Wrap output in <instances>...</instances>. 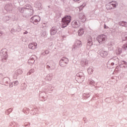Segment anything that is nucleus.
Here are the masks:
<instances>
[{
  "mask_svg": "<svg viewBox=\"0 0 127 127\" xmlns=\"http://www.w3.org/2000/svg\"><path fill=\"white\" fill-rule=\"evenodd\" d=\"M5 8L6 10H12V6L11 5H6Z\"/></svg>",
  "mask_w": 127,
  "mask_h": 127,
  "instance_id": "7",
  "label": "nucleus"
},
{
  "mask_svg": "<svg viewBox=\"0 0 127 127\" xmlns=\"http://www.w3.org/2000/svg\"><path fill=\"white\" fill-rule=\"evenodd\" d=\"M111 65H112V66H113V65H114V63H111Z\"/></svg>",
  "mask_w": 127,
  "mask_h": 127,
  "instance_id": "21",
  "label": "nucleus"
},
{
  "mask_svg": "<svg viewBox=\"0 0 127 127\" xmlns=\"http://www.w3.org/2000/svg\"><path fill=\"white\" fill-rule=\"evenodd\" d=\"M83 19H82V22H84V21H86V17H85V16H83Z\"/></svg>",
  "mask_w": 127,
  "mask_h": 127,
  "instance_id": "14",
  "label": "nucleus"
},
{
  "mask_svg": "<svg viewBox=\"0 0 127 127\" xmlns=\"http://www.w3.org/2000/svg\"><path fill=\"white\" fill-rule=\"evenodd\" d=\"M80 32H81V34H83L84 33V29H81Z\"/></svg>",
  "mask_w": 127,
  "mask_h": 127,
  "instance_id": "18",
  "label": "nucleus"
},
{
  "mask_svg": "<svg viewBox=\"0 0 127 127\" xmlns=\"http://www.w3.org/2000/svg\"><path fill=\"white\" fill-rule=\"evenodd\" d=\"M27 32H25L24 33V34H27Z\"/></svg>",
  "mask_w": 127,
  "mask_h": 127,
  "instance_id": "23",
  "label": "nucleus"
},
{
  "mask_svg": "<svg viewBox=\"0 0 127 127\" xmlns=\"http://www.w3.org/2000/svg\"><path fill=\"white\" fill-rule=\"evenodd\" d=\"M87 71L88 74H91V73H93V70L91 68H89Z\"/></svg>",
  "mask_w": 127,
  "mask_h": 127,
  "instance_id": "13",
  "label": "nucleus"
},
{
  "mask_svg": "<svg viewBox=\"0 0 127 127\" xmlns=\"http://www.w3.org/2000/svg\"><path fill=\"white\" fill-rule=\"evenodd\" d=\"M7 55L6 54L5 55V58H4V60H6V59H7Z\"/></svg>",
  "mask_w": 127,
  "mask_h": 127,
  "instance_id": "16",
  "label": "nucleus"
},
{
  "mask_svg": "<svg viewBox=\"0 0 127 127\" xmlns=\"http://www.w3.org/2000/svg\"><path fill=\"white\" fill-rule=\"evenodd\" d=\"M72 25L73 27H78V23L76 21H73L72 23Z\"/></svg>",
  "mask_w": 127,
  "mask_h": 127,
  "instance_id": "9",
  "label": "nucleus"
},
{
  "mask_svg": "<svg viewBox=\"0 0 127 127\" xmlns=\"http://www.w3.org/2000/svg\"><path fill=\"white\" fill-rule=\"evenodd\" d=\"M62 64H63V65H63V67H64V65L65 64H63V63H62Z\"/></svg>",
  "mask_w": 127,
  "mask_h": 127,
  "instance_id": "24",
  "label": "nucleus"
},
{
  "mask_svg": "<svg viewBox=\"0 0 127 127\" xmlns=\"http://www.w3.org/2000/svg\"><path fill=\"white\" fill-rule=\"evenodd\" d=\"M123 41L127 40V37L125 36V38H123Z\"/></svg>",
  "mask_w": 127,
  "mask_h": 127,
  "instance_id": "15",
  "label": "nucleus"
},
{
  "mask_svg": "<svg viewBox=\"0 0 127 127\" xmlns=\"http://www.w3.org/2000/svg\"><path fill=\"white\" fill-rule=\"evenodd\" d=\"M74 1H79V0H73Z\"/></svg>",
  "mask_w": 127,
  "mask_h": 127,
  "instance_id": "22",
  "label": "nucleus"
},
{
  "mask_svg": "<svg viewBox=\"0 0 127 127\" xmlns=\"http://www.w3.org/2000/svg\"><path fill=\"white\" fill-rule=\"evenodd\" d=\"M18 84V81H15L14 82V84L15 85H17Z\"/></svg>",
  "mask_w": 127,
  "mask_h": 127,
  "instance_id": "19",
  "label": "nucleus"
},
{
  "mask_svg": "<svg viewBox=\"0 0 127 127\" xmlns=\"http://www.w3.org/2000/svg\"><path fill=\"white\" fill-rule=\"evenodd\" d=\"M123 23H124V24H126V25H127V22H123Z\"/></svg>",
  "mask_w": 127,
  "mask_h": 127,
  "instance_id": "20",
  "label": "nucleus"
},
{
  "mask_svg": "<svg viewBox=\"0 0 127 127\" xmlns=\"http://www.w3.org/2000/svg\"><path fill=\"white\" fill-rule=\"evenodd\" d=\"M28 63H29V64H33V63H34V61L31 59L29 60Z\"/></svg>",
  "mask_w": 127,
  "mask_h": 127,
  "instance_id": "11",
  "label": "nucleus"
},
{
  "mask_svg": "<svg viewBox=\"0 0 127 127\" xmlns=\"http://www.w3.org/2000/svg\"><path fill=\"white\" fill-rule=\"evenodd\" d=\"M68 61V59L66 58H63L60 62V65L62 67H63L64 65L63 64H65V63H67V62ZM63 63V64H62Z\"/></svg>",
  "mask_w": 127,
  "mask_h": 127,
  "instance_id": "5",
  "label": "nucleus"
},
{
  "mask_svg": "<svg viewBox=\"0 0 127 127\" xmlns=\"http://www.w3.org/2000/svg\"><path fill=\"white\" fill-rule=\"evenodd\" d=\"M36 47H37V43H31L29 45V48H30V49H36Z\"/></svg>",
  "mask_w": 127,
  "mask_h": 127,
  "instance_id": "6",
  "label": "nucleus"
},
{
  "mask_svg": "<svg viewBox=\"0 0 127 127\" xmlns=\"http://www.w3.org/2000/svg\"><path fill=\"white\" fill-rule=\"evenodd\" d=\"M87 45H88V46H91V45H92V40L88 41L87 43Z\"/></svg>",
  "mask_w": 127,
  "mask_h": 127,
  "instance_id": "12",
  "label": "nucleus"
},
{
  "mask_svg": "<svg viewBox=\"0 0 127 127\" xmlns=\"http://www.w3.org/2000/svg\"><path fill=\"white\" fill-rule=\"evenodd\" d=\"M102 54L103 55L102 56H103V57H106V56H107V55H108V52H107L106 51H104V52H103Z\"/></svg>",
  "mask_w": 127,
  "mask_h": 127,
  "instance_id": "10",
  "label": "nucleus"
},
{
  "mask_svg": "<svg viewBox=\"0 0 127 127\" xmlns=\"http://www.w3.org/2000/svg\"><path fill=\"white\" fill-rule=\"evenodd\" d=\"M123 48H127V44L124 45Z\"/></svg>",
  "mask_w": 127,
  "mask_h": 127,
  "instance_id": "17",
  "label": "nucleus"
},
{
  "mask_svg": "<svg viewBox=\"0 0 127 127\" xmlns=\"http://www.w3.org/2000/svg\"><path fill=\"white\" fill-rule=\"evenodd\" d=\"M107 39V36L105 35H100L97 37V40L99 43L105 41Z\"/></svg>",
  "mask_w": 127,
  "mask_h": 127,
  "instance_id": "2",
  "label": "nucleus"
},
{
  "mask_svg": "<svg viewBox=\"0 0 127 127\" xmlns=\"http://www.w3.org/2000/svg\"><path fill=\"white\" fill-rule=\"evenodd\" d=\"M31 20H32V22L34 24H36L37 22H39L40 21V17L39 16H34L31 18Z\"/></svg>",
  "mask_w": 127,
  "mask_h": 127,
  "instance_id": "3",
  "label": "nucleus"
},
{
  "mask_svg": "<svg viewBox=\"0 0 127 127\" xmlns=\"http://www.w3.org/2000/svg\"><path fill=\"white\" fill-rule=\"evenodd\" d=\"M116 7V2H111L106 5L107 9H113Z\"/></svg>",
  "mask_w": 127,
  "mask_h": 127,
  "instance_id": "4",
  "label": "nucleus"
},
{
  "mask_svg": "<svg viewBox=\"0 0 127 127\" xmlns=\"http://www.w3.org/2000/svg\"><path fill=\"white\" fill-rule=\"evenodd\" d=\"M57 32V31H56V30H55L54 29H52L51 30V35H54L55 34H56Z\"/></svg>",
  "mask_w": 127,
  "mask_h": 127,
  "instance_id": "8",
  "label": "nucleus"
},
{
  "mask_svg": "<svg viewBox=\"0 0 127 127\" xmlns=\"http://www.w3.org/2000/svg\"><path fill=\"white\" fill-rule=\"evenodd\" d=\"M104 28H106V27H104Z\"/></svg>",
  "mask_w": 127,
  "mask_h": 127,
  "instance_id": "25",
  "label": "nucleus"
},
{
  "mask_svg": "<svg viewBox=\"0 0 127 127\" xmlns=\"http://www.w3.org/2000/svg\"><path fill=\"white\" fill-rule=\"evenodd\" d=\"M71 21V16H65L63 19L62 21V24L63 27H66Z\"/></svg>",
  "mask_w": 127,
  "mask_h": 127,
  "instance_id": "1",
  "label": "nucleus"
}]
</instances>
